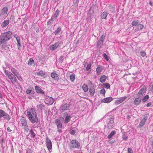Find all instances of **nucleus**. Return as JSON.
Wrapping results in <instances>:
<instances>
[{
	"mask_svg": "<svg viewBox=\"0 0 153 153\" xmlns=\"http://www.w3.org/2000/svg\"><path fill=\"white\" fill-rule=\"evenodd\" d=\"M149 4L151 6L152 5V2L151 1H150L149 2Z\"/></svg>",
	"mask_w": 153,
	"mask_h": 153,
	"instance_id": "obj_64",
	"label": "nucleus"
},
{
	"mask_svg": "<svg viewBox=\"0 0 153 153\" xmlns=\"http://www.w3.org/2000/svg\"><path fill=\"white\" fill-rule=\"evenodd\" d=\"M35 89L37 93L44 94V92L39 87L36 86L35 87Z\"/></svg>",
	"mask_w": 153,
	"mask_h": 153,
	"instance_id": "obj_24",
	"label": "nucleus"
},
{
	"mask_svg": "<svg viewBox=\"0 0 153 153\" xmlns=\"http://www.w3.org/2000/svg\"><path fill=\"white\" fill-rule=\"evenodd\" d=\"M151 105H152V103L150 102L149 103H147L146 104V106L147 107H149Z\"/></svg>",
	"mask_w": 153,
	"mask_h": 153,
	"instance_id": "obj_61",
	"label": "nucleus"
},
{
	"mask_svg": "<svg viewBox=\"0 0 153 153\" xmlns=\"http://www.w3.org/2000/svg\"><path fill=\"white\" fill-rule=\"evenodd\" d=\"M4 73L6 76L10 79L12 83L14 84L16 82L17 79L15 76L13 75L11 72L8 70H5Z\"/></svg>",
	"mask_w": 153,
	"mask_h": 153,
	"instance_id": "obj_2",
	"label": "nucleus"
},
{
	"mask_svg": "<svg viewBox=\"0 0 153 153\" xmlns=\"http://www.w3.org/2000/svg\"><path fill=\"white\" fill-rule=\"evenodd\" d=\"M63 60V57L61 56L60 57L59 59V62H62Z\"/></svg>",
	"mask_w": 153,
	"mask_h": 153,
	"instance_id": "obj_57",
	"label": "nucleus"
},
{
	"mask_svg": "<svg viewBox=\"0 0 153 153\" xmlns=\"http://www.w3.org/2000/svg\"><path fill=\"white\" fill-rule=\"evenodd\" d=\"M128 138V137L125 135H123L122 136V138L123 140H126Z\"/></svg>",
	"mask_w": 153,
	"mask_h": 153,
	"instance_id": "obj_58",
	"label": "nucleus"
},
{
	"mask_svg": "<svg viewBox=\"0 0 153 153\" xmlns=\"http://www.w3.org/2000/svg\"><path fill=\"white\" fill-rule=\"evenodd\" d=\"M104 85L105 86V88H106L108 89L110 88V85L108 83H105Z\"/></svg>",
	"mask_w": 153,
	"mask_h": 153,
	"instance_id": "obj_46",
	"label": "nucleus"
},
{
	"mask_svg": "<svg viewBox=\"0 0 153 153\" xmlns=\"http://www.w3.org/2000/svg\"><path fill=\"white\" fill-rule=\"evenodd\" d=\"M111 8L112 10H111V13H113L115 11V7H111Z\"/></svg>",
	"mask_w": 153,
	"mask_h": 153,
	"instance_id": "obj_59",
	"label": "nucleus"
},
{
	"mask_svg": "<svg viewBox=\"0 0 153 153\" xmlns=\"http://www.w3.org/2000/svg\"><path fill=\"white\" fill-rule=\"evenodd\" d=\"M63 114V117H60L59 118V120L61 121H63L64 120V118H65V123H67V113L66 112L64 113Z\"/></svg>",
	"mask_w": 153,
	"mask_h": 153,
	"instance_id": "obj_19",
	"label": "nucleus"
},
{
	"mask_svg": "<svg viewBox=\"0 0 153 153\" xmlns=\"http://www.w3.org/2000/svg\"><path fill=\"white\" fill-rule=\"evenodd\" d=\"M34 61L32 58H30L29 59V61L28 62V65H32L33 63L34 62Z\"/></svg>",
	"mask_w": 153,
	"mask_h": 153,
	"instance_id": "obj_41",
	"label": "nucleus"
},
{
	"mask_svg": "<svg viewBox=\"0 0 153 153\" xmlns=\"http://www.w3.org/2000/svg\"><path fill=\"white\" fill-rule=\"evenodd\" d=\"M59 13V10L58 9L57 10L51 17H52L53 19H55L58 17Z\"/></svg>",
	"mask_w": 153,
	"mask_h": 153,
	"instance_id": "obj_25",
	"label": "nucleus"
},
{
	"mask_svg": "<svg viewBox=\"0 0 153 153\" xmlns=\"http://www.w3.org/2000/svg\"><path fill=\"white\" fill-rule=\"evenodd\" d=\"M141 101V98L139 97L136 98L134 101V103L135 105H138L139 104Z\"/></svg>",
	"mask_w": 153,
	"mask_h": 153,
	"instance_id": "obj_28",
	"label": "nucleus"
},
{
	"mask_svg": "<svg viewBox=\"0 0 153 153\" xmlns=\"http://www.w3.org/2000/svg\"><path fill=\"white\" fill-rule=\"evenodd\" d=\"M20 122L22 125L23 126L27 125V121L26 118L24 117H22V118H21Z\"/></svg>",
	"mask_w": 153,
	"mask_h": 153,
	"instance_id": "obj_15",
	"label": "nucleus"
},
{
	"mask_svg": "<svg viewBox=\"0 0 153 153\" xmlns=\"http://www.w3.org/2000/svg\"><path fill=\"white\" fill-rule=\"evenodd\" d=\"M29 121L33 124L37 123L38 121V119L37 115H32L29 113L27 115Z\"/></svg>",
	"mask_w": 153,
	"mask_h": 153,
	"instance_id": "obj_3",
	"label": "nucleus"
},
{
	"mask_svg": "<svg viewBox=\"0 0 153 153\" xmlns=\"http://www.w3.org/2000/svg\"><path fill=\"white\" fill-rule=\"evenodd\" d=\"M127 98L126 96L122 97L120 99L117 100L115 101V103L119 104L123 102Z\"/></svg>",
	"mask_w": 153,
	"mask_h": 153,
	"instance_id": "obj_20",
	"label": "nucleus"
},
{
	"mask_svg": "<svg viewBox=\"0 0 153 153\" xmlns=\"http://www.w3.org/2000/svg\"><path fill=\"white\" fill-rule=\"evenodd\" d=\"M24 130H25V131L27 132L29 130L28 125H27L26 126H24Z\"/></svg>",
	"mask_w": 153,
	"mask_h": 153,
	"instance_id": "obj_51",
	"label": "nucleus"
},
{
	"mask_svg": "<svg viewBox=\"0 0 153 153\" xmlns=\"http://www.w3.org/2000/svg\"><path fill=\"white\" fill-rule=\"evenodd\" d=\"M61 31V29L59 27L57 28V30L54 32V33L56 35L58 34Z\"/></svg>",
	"mask_w": 153,
	"mask_h": 153,
	"instance_id": "obj_43",
	"label": "nucleus"
},
{
	"mask_svg": "<svg viewBox=\"0 0 153 153\" xmlns=\"http://www.w3.org/2000/svg\"><path fill=\"white\" fill-rule=\"evenodd\" d=\"M8 11V9L6 7H4L1 10V13L0 14V17H1L2 16H5Z\"/></svg>",
	"mask_w": 153,
	"mask_h": 153,
	"instance_id": "obj_16",
	"label": "nucleus"
},
{
	"mask_svg": "<svg viewBox=\"0 0 153 153\" xmlns=\"http://www.w3.org/2000/svg\"><path fill=\"white\" fill-rule=\"evenodd\" d=\"M37 107L38 108L42 110V108L44 107V106L42 104H40L39 105H37Z\"/></svg>",
	"mask_w": 153,
	"mask_h": 153,
	"instance_id": "obj_49",
	"label": "nucleus"
},
{
	"mask_svg": "<svg viewBox=\"0 0 153 153\" xmlns=\"http://www.w3.org/2000/svg\"><path fill=\"white\" fill-rule=\"evenodd\" d=\"M144 27L143 25L142 24H139L138 25L137 28V30H139L142 29Z\"/></svg>",
	"mask_w": 153,
	"mask_h": 153,
	"instance_id": "obj_42",
	"label": "nucleus"
},
{
	"mask_svg": "<svg viewBox=\"0 0 153 153\" xmlns=\"http://www.w3.org/2000/svg\"><path fill=\"white\" fill-rule=\"evenodd\" d=\"M71 146L73 148H78L80 146L79 143L75 140H72L70 142Z\"/></svg>",
	"mask_w": 153,
	"mask_h": 153,
	"instance_id": "obj_9",
	"label": "nucleus"
},
{
	"mask_svg": "<svg viewBox=\"0 0 153 153\" xmlns=\"http://www.w3.org/2000/svg\"><path fill=\"white\" fill-rule=\"evenodd\" d=\"M10 23V21L9 20H4L1 24V26L2 27H5L7 26Z\"/></svg>",
	"mask_w": 153,
	"mask_h": 153,
	"instance_id": "obj_26",
	"label": "nucleus"
},
{
	"mask_svg": "<svg viewBox=\"0 0 153 153\" xmlns=\"http://www.w3.org/2000/svg\"><path fill=\"white\" fill-rule=\"evenodd\" d=\"M58 130H57L59 132V133H60L61 132V128H58Z\"/></svg>",
	"mask_w": 153,
	"mask_h": 153,
	"instance_id": "obj_63",
	"label": "nucleus"
},
{
	"mask_svg": "<svg viewBox=\"0 0 153 153\" xmlns=\"http://www.w3.org/2000/svg\"><path fill=\"white\" fill-rule=\"evenodd\" d=\"M53 19L51 17V19H49L48 20L47 22V25H49L50 23H51Z\"/></svg>",
	"mask_w": 153,
	"mask_h": 153,
	"instance_id": "obj_56",
	"label": "nucleus"
},
{
	"mask_svg": "<svg viewBox=\"0 0 153 153\" xmlns=\"http://www.w3.org/2000/svg\"><path fill=\"white\" fill-rule=\"evenodd\" d=\"M14 37L16 39L17 42V46L19 49L21 46V43H20V38L17 34H15L14 35Z\"/></svg>",
	"mask_w": 153,
	"mask_h": 153,
	"instance_id": "obj_14",
	"label": "nucleus"
},
{
	"mask_svg": "<svg viewBox=\"0 0 153 153\" xmlns=\"http://www.w3.org/2000/svg\"><path fill=\"white\" fill-rule=\"evenodd\" d=\"M107 16V13L106 12H103L101 15V17L103 19H106Z\"/></svg>",
	"mask_w": 153,
	"mask_h": 153,
	"instance_id": "obj_33",
	"label": "nucleus"
},
{
	"mask_svg": "<svg viewBox=\"0 0 153 153\" xmlns=\"http://www.w3.org/2000/svg\"><path fill=\"white\" fill-rule=\"evenodd\" d=\"M91 66V64H88L86 68V70L87 71H89V70L90 69Z\"/></svg>",
	"mask_w": 153,
	"mask_h": 153,
	"instance_id": "obj_52",
	"label": "nucleus"
},
{
	"mask_svg": "<svg viewBox=\"0 0 153 153\" xmlns=\"http://www.w3.org/2000/svg\"><path fill=\"white\" fill-rule=\"evenodd\" d=\"M116 134V131L114 130L112 131L110 134L109 135L107 136V138L108 139H110Z\"/></svg>",
	"mask_w": 153,
	"mask_h": 153,
	"instance_id": "obj_35",
	"label": "nucleus"
},
{
	"mask_svg": "<svg viewBox=\"0 0 153 153\" xmlns=\"http://www.w3.org/2000/svg\"><path fill=\"white\" fill-rule=\"evenodd\" d=\"M82 88L85 92H86L88 90V86L85 84H84L82 86Z\"/></svg>",
	"mask_w": 153,
	"mask_h": 153,
	"instance_id": "obj_39",
	"label": "nucleus"
},
{
	"mask_svg": "<svg viewBox=\"0 0 153 153\" xmlns=\"http://www.w3.org/2000/svg\"><path fill=\"white\" fill-rule=\"evenodd\" d=\"M114 116H112L107 120V127L108 129H111L114 127Z\"/></svg>",
	"mask_w": 153,
	"mask_h": 153,
	"instance_id": "obj_5",
	"label": "nucleus"
},
{
	"mask_svg": "<svg viewBox=\"0 0 153 153\" xmlns=\"http://www.w3.org/2000/svg\"><path fill=\"white\" fill-rule=\"evenodd\" d=\"M67 110V104L66 103L62 105L59 109L60 112L61 113L64 112Z\"/></svg>",
	"mask_w": 153,
	"mask_h": 153,
	"instance_id": "obj_13",
	"label": "nucleus"
},
{
	"mask_svg": "<svg viewBox=\"0 0 153 153\" xmlns=\"http://www.w3.org/2000/svg\"><path fill=\"white\" fill-rule=\"evenodd\" d=\"M103 41L99 40L97 42V48H100L103 44Z\"/></svg>",
	"mask_w": 153,
	"mask_h": 153,
	"instance_id": "obj_30",
	"label": "nucleus"
},
{
	"mask_svg": "<svg viewBox=\"0 0 153 153\" xmlns=\"http://www.w3.org/2000/svg\"><path fill=\"white\" fill-rule=\"evenodd\" d=\"M69 132L70 134L74 135L75 134V131L74 130L70 129L69 130Z\"/></svg>",
	"mask_w": 153,
	"mask_h": 153,
	"instance_id": "obj_45",
	"label": "nucleus"
},
{
	"mask_svg": "<svg viewBox=\"0 0 153 153\" xmlns=\"http://www.w3.org/2000/svg\"><path fill=\"white\" fill-rule=\"evenodd\" d=\"M13 33L10 31L1 33L0 36V45L3 44L2 48H4L6 45L4 44L6 41L9 40L12 36Z\"/></svg>",
	"mask_w": 153,
	"mask_h": 153,
	"instance_id": "obj_1",
	"label": "nucleus"
},
{
	"mask_svg": "<svg viewBox=\"0 0 153 153\" xmlns=\"http://www.w3.org/2000/svg\"><path fill=\"white\" fill-rule=\"evenodd\" d=\"M149 97L148 95H146L144 97L142 100V101L143 102H145L147 101V100L149 98Z\"/></svg>",
	"mask_w": 153,
	"mask_h": 153,
	"instance_id": "obj_37",
	"label": "nucleus"
},
{
	"mask_svg": "<svg viewBox=\"0 0 153 153\" xmlns=\"http://www.w3.org/2000/svg\"><path fill=\"white\" fill-rule=\"evenodd\" d=\"M102 66L100 65H98V67L96 69V71L98 74H100L102 71V69L101 68Z\"/></svg>",
	"mask_w": 153,
	"mask_h": 153,
	"instance_id": "obj_29",
	"label": "nucleus"
},
{
	"mask_svg": "<svg viewBox=\"0 0 153 153\" xmlns=\"http://www.w3.org/2000/svg\"><path fill=\"white\" fill-rule=\"evenodd\" d=\"M113 98L111 97H109L104 99L102 100V102L105 103H108L112 101Z\"/></svg>",
	"mask_w": 153,
	"mask_h": 153,
	"instance_id": "obj_17",
	"label": "nucleus"
},
{
	"mask_svg": "<svg viewBox=\"0 0 153 153\" xmlns=\"http://www.w3.org/2000/svg\"><path fill=\"white\" fill-rule=\"evenodd\" d=\"M2 117H4V119L8 120L10 119V117L8 114L5 113L3 110L0 109V119Z\"/></svg>",
	"mask_w": 153,
	"mask_h": 153,
	"instance_id": "obj_7",
	"label": "nucleus"
},
{
	"mask_svg": "<svg viewBox=\"0 0 153 153\" xmlns=\"http://www.w3.org/2000/svg\"><path fill=\"white\" fill-rule=\"evenodd\" d=\"M128 153H133V151L131 148H128Z\"/></svg>",
	"mask_w": 153,
	"mask_h": 153,
	"instance_id": "obj_55",
	"label": "nucleus"
},
{
	"mask_svg": "<svg viewBox=\"0 0 153 153\" xmlns=\"http://www.w3.org/2000/svg\"><path fill=\"white\" fill-rule=\"evenodd\" d=\"M15 76L16 77L17 79L20 81H22L23 79L22 78L21 76L19 74H17Z\"/></svg>",
	"mask_w": 153,
	"mask_h": 153,
	"instance_id": "obj_44",
	"label": "nucleus"
},
{
	"mask_svg": "<svg viewBox=\"0 0 153 153\" xmlns=\"http://www.w3.org/2000/svg\"><path fill=\"white\" fill-rule=\"evenodd\" d=\"M100 94H105V90L104 89H102L100 91Z\"/></svg>",
	"mask_w": 153,
	"mask_h": 153,
	"instance_id": "obj_54",
	"label": "nucleus"
},
{
	"mask_svg": "<svg viewBox=\"0 0 153 153\" xmlns=\"http://www.w3.org/2000/svg\"><path fill=\"white\" fill-rule=\"evenodd\" d=\"M55 123L56 125L58 128H62V124L59 120L56 119L55 121Z\"/></svg>",
	"mask_w": 153,
	"mask_h": 153,
	"instance_id": "obj_18",
	"label": "nucleus"
},
{
	"mask_svg": "<svg viewBox=\"0 0 153 153\" xmlns=\"http://www.w3.org/2000/svg\"><path fill=\"white\" fill-rule=\"evenodd\" d=\"M11 71L13 74L15 76L19 74V72L15 68H12L11 69Z\"/></svg>",
	"mask_w": 153,
	"mask_h": 153,
	"instance_id": "obj_27",
	"label": "nucleus"
},
{
	"mask_svg": "<svg viewBox=\"0 0 153 153\" xmlns=\"http://www.w3.org/2000/svg\"><path fill=\"white\" fill-rule=\"evenodd\" d=\"M54 99L51 97H48L45 99L46 103L48 105H51L54 102Z\"/></svg>",
	"mask_w": 153,
	"mask_h": 153,
	"instance_id": "obj_12",
	"label": "nucleus"
},
{
	"mask_svg": "<svg viewBox=\"0 0 153 153\" xmlns=\"http://www.w3.org/2000/svg\"><path fill=\"white\" fill-rule=\"evenodd\" d=\"M71 116H68V122L69 121L70 119L71 118Z\"/></svg>",
	"mask_w": 153,
	"mask_h": 153,
	"instance_id": "obj_60",
	"label": "nucleus"
},
{
	"mask_svg": "<svg viewBox=\"0 0 153 153\" xmlns=\"http://www.w3.org/2000/svg\"><path fill=\"white\" fill-rule=\"evenodd\" d=\"M139 23V21L134 20L133 21L131 25L133 26H136L138 25Z\"/></svg>",
	"mask_w": 153,
	"mask_h": 153,
	"instance_id": "obj_40",
	"label": "nucleus"
},
{
	"mask_svg": "<svg viewBox=\"0 0 153 153\" xmlns=\"http://www.w3.org/2000/svg\"><path fill=\"white\" fill-rule=\"evenodd\" d=\"M105 36L104 35H102L100 37V38L99 40L104 41V39H105Z\"/></svg>",
	"mask_w": 153,
	"mask_h": 153,
	"instance_id": "obj_53",
	"label": "nucleus"
},
{
	"mask_svg": "<svg viewBox=\"0 0 153 153\" xmlns=\"http://www.w3.org/2000/svg\"><path fill=\"white\" fill-rule=\"evenodd\" d=\"M37 74L40 76L43 77L46 74L45 72H44L42 71H40L37 72Z\"/></svg>",
	"mask_w": 153,
	"mask_h": 153,
	"instance_id": "obj_34",
	"label": "nucleus"
},
{
	"mask_svg": "<svg viewBox=\"0 0 153 153\" xmlns=\"http://www.w3.org/2000/svg\"><path fill=\"white\" fill-rule=\"evenodd\" d=\"M30 113V114H32V115H37L36 113V112L35 110L33 108L30 109V111H27V115H28V114Z\"/></svg>",
	"mask_w": 153,
	"mask_h": 153,
	"instance_id": "obj_22",
	"label": "nucleus"
},
{
	"mask_svg": "<svg viewBox=\"0 0 153 153\" xmlns=\"http://www.w3.org/2000/svg\"><path fill=\"white\" fill-rule=\"evenodd\" d=\"M149 115V114L145 115L143 117L138 125L139 128H141L145 125V123L148 118Z\"/></svg>",
	"mask_w": 153,
	"mask_h": 153,
	"instance_id": "obj_8",
	"label": "nucleus"
},
{
	"mask_svg": "<svg viewBox=\"0 0 153 153\" xmlns=\"http://www.w3.org/2000/svg\"><path fill=\"white\" fill-rule=\"evenodd\" d=\"M89 84L90 85L89 89V92L90 95L93 96L94 95L95 93V89L94 85H93L92 83L89 81Z\"/></svg>",
	"mask_w": 153,
	"mask_h": 153,
	"instance_id": "obj_10",
	"label": "nucleus"
},
{
	"mask_svg": "<svg viewBox=\"0 0 153 153\" xmlns=\"http://www.w3.org/2000/svg\"><path fill=\"white\" fill-rule=\"evenodd\" d=\"M59 45V43L56 42L55 44L51 45L50 46V49L51 50L53 51L58 47Z\"/></svg>",
	"mask_w": 153,
	"mask_h": 153,
	"instance_id": "obj_21",
	"label": "nucleus"
},
{
	"mask_svg": "<svg viewBox=\"0 0 153 153\" xmlns=\"http://www.w3.org/2000/svg\"><path fill=\"white\" fill-rule=\"evenodd\" d=\"M51 76L52 78L54 79L55 80L57 81L59 79V77L55 72H52L51 73Z\"/></svg>",
	"mask_w": 153,
	"mask_h": 153,
	"instance_id": "obj_23",
	"label": "nucleus"
},
{
	"mask_svg": "<svg viewBox=\"0 0 153 153\" xmlns=\"http://www.w3.org/2000/svg\"><path fill=\"white\" fill-rule=\"evenodd\" d=\"M29 134L30 135V137L32 138H34L36 136V134L32 129L30 130L29 131Z\"/></svg>",
	"mask_w": 153,
	"mask_h": 153,
	"instance_id": "obj_32",
	"label": "nucleus"
},
{
	"mask_svg": "<svg viewBox=\"0 0 153 153\" xmlns=\"http://www.w3.org/2000/svg\"><path fill=\"white\" fill-rule=\"evenodd\" d=\"M146 91V87H143L139 91L137 94L138 97L141 98L145 93Z\"/></svg>",
	"mask_w": 153,
	"mask_h": 153,
	"instance_id": "obj_11",
	"label": "nucleus"
},
{
	"mask_svg": "<svg viewBox=\"0 0 153 153\" xmlns=\"http://www.w3.org/2000/svg\"><path fill=\"white\" fill-rule=\"evenodd\" d=\"M31 87L28 88L26 91V93L27 94H29L30 93L33 94H34V91L32 90H31Z\"/></svg>",
	"mask_w": 153,
	"mask_h": 153,
	"instance_id": "obj_36",
	"label": "nucleus"
},
{
	"mask_svg": "<svg viewBox=\"0 0 153 153\" xmlns=\"http://www.w3.org/2000/svg\"><path fill=\"white\" fill-rule=\"evenodd\" d=\"M103 57L105 58L107 61H108L109 60L108 59V56L105 53H104L103 54Z\"/></svg>",
	"mask_w": 153,
	"mask_h": 153,
	"instance_id": "obj_48",
	"label": "nucleus"
},
{
	"mask_svg": "<svg viewBox=\"0 0 153 153\" xmlns=\"http://www.w3.org/2000/svg\"><path fill=\"white\" fill-rule=\"evenodd\" d=\"M23 23H25L28 20V18H27V16H25V18L23 19Z\"/></svg>",
	"mask_w": 153,
	"mask_h": 153,
	"instance_id": "obj_47",
	"label": "nucleus"
},
{
	"mask_svg": "<svg viewBox=\"0 0 153 153\" xmlns=\"http://www.w3.org/2000/svg\"><path fill=\"white\" fill-rule=\"evenodd\" d=\"M7 131L8 132H10L12 131V130L10 129V128L9 127H8L7 128Z\"/></svg>",
	"mask_w": 153,
	"mask_h": 153,
	"instance_id": "obj_62",
	"label": "nucleus"
},
{
	"mask_svg": "<svg viewBox=\"0 0 153 153\" xmlns=\"http://www.w3.org/2000/svg\"><path fill=\"white\" fill-rule=\"evenodd\" d=\"M107 78V77L106 76L104 75L100 77V80L101 82L103 83L105 81Z\"/></svg>",
	"mask_w": 153,
	"mask_h": 153,
	"instance_id": "obj_31",
	"label": "nucleus"
},
{
	"mask_svg": "<svg viewBox=\"0 0 153 153\" xmlns=\"http://www.w3.org/2000/svg\"><path fill=\"white\" fill-rule=\"evenodd\" d=\"M46 145L50 152H51L52 148V144L51 141L50 139L47 137L45 139Z\"/></svg>",
	"mask_w": 153,
	"mask_h": 153,
	"instance_id": "obj_6",
	"label": "nucleus"
},
{
	"mask_svg": "<svg viewBox=\"0 0 153 153\" xmlns=\"http://www.w3.org/2000/svg\"><path fill=\"white\" fill-rule=\"evenodd\" d=\"M140 53L141 56L143 57L145 56L146 55V54L145 53V52L143 51H141L140 52Z\"/></svg>",
	"mask_w": 153,
	"mask_h": 153,
	"instance_id": "obj_50",
	"label": "nucleus"
},
{
	"mask_svg": "<svg viewBox=\"0 0 153 153\" xmlns=\"http://www.w3.org/2000/svg\"><path fill=\"white\" fill-rule=\"evenodd\" d=\"M75 75L74 74H71L70 76V79L72 82H74L75 80Z\"/></svg>",
	"mask_w": 153,
	"mask_h": 153,
	"instance_id": "obj_38",
	"label": "nucleus"
},
{
	"mask_svg": "<svg viewBox=\"0 0 153 153\" xmlns=\"http://www.w3.org/2000/svg\"><path fill=\"white\" fill-rule=\"evenodd\" d=\"M97 5L93 4L91 7H90L88 12V15L90 17L94 16V14L97 10Z\"/></svg>",
	"mask_w": 153,
	"mask_h": 153,
	"instance_id": "obj_4",
	"label": "nucleus"
}]
</instances>
